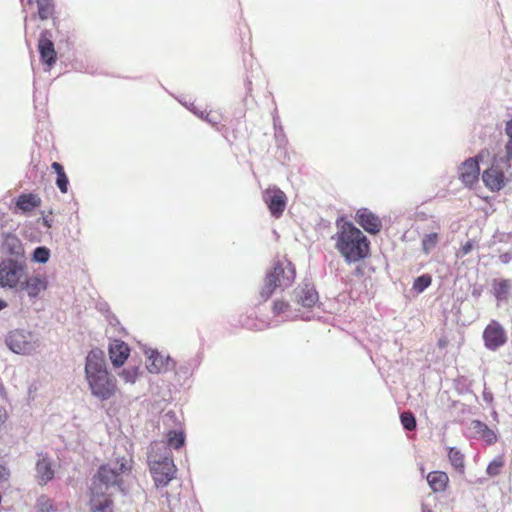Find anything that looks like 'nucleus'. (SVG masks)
Returning a JSON list of instances; mask_svg holds the SVG:
<instances>
[{
	"mask_svg": "<svg viewBox=\"0 0 512 512\" xmlns=\"http://www.w3.org/2000/svg\"><path fill=\"white\" fill-rule=\"evenodd\" d=\"M130 354V349L126 343L120 340H113L109 345V356L115 367L122 366Z\"/></svg>",
	"mask_w": 512,
	"mask_h": 512,
	"instance_id": "obj_16",
	"label": "nucleus"
},
{
	"mask_svg": "<svg viewBox=\"0 0 512 512\" xmlns=\"http://www.w3.org/2000/svg\"><path fill=\"white\" fill-rule=\"evenodd\" d=\"M38 6V15L40 19H48L52 14V5L50 0H35Z\"/></svg>",
	"mask_w": 512,
	"mask_h": 512,
	"instance_id": "obj_26",
	"label": "nucleus"
},
{
	"mask_svg": "<svg viewBox=\"0 0 512 512\" xmlns=\"http://www.w3.org/2000/svg\"><path fill=\"white\" fill-rule=\"evenodd\" d=\"M401 423L407 430H413L416 427L415 417L410 413H403L401 415Z\"/></svg>",
	"mask_w": 512,
	"mask_h": 512,
	"instance_id": "obj_32",
	"label": "nucleus"
},
{
	"mask_svg": "<svg viewBox=\"0 0 512 512\" xmlns=\"http://www.w3.org/2000/svg\"><path fill=\"white\" fill-rule=\"evenodd\" d=\"M37 508L40 512H53L55 510L53 501L46 496H40L38 498Z\"/></svg>",
	"mask_w": 512,
	"mask_h": 512,
	"instance_id": "obj_30",
	"label": "nucleus"
},
{
	"mask_svg": "<svg viewBox=\"0 0 512 512\" xmlns=\"http://www.w3.org/2000/svg\"><path fill=\"white\" fill-rule=\"evenodd\" d=\"M4 249L15 259H24V248L21 241L15 236H8L4 242Z\"/></svg>",
	"mask_w": 512,
	"mask_h": 512,
	"instance_id": "obj_21",
	"label": "nucleus"
},
{
	"mask_svg": "<svg viewBox=\"0 0 512 512\" xmlns=\"http://www.w3.org/2000/svg\"><path fill=\"white\" fill-rule=\"evenodd\" d=\"M484 157V152H480L475 157H470L466 159L461 165L458 167V176L462 183L471 187L475 183H477L480 175L479 161Z\"/></svg>",
	"mask_w": 512,
	"mask_h": 512,
	"instance_id": "obj_8",
	"label": "nucleus"
},
{
	"mask_svg": "<svg viewBox=\"0 0 512 512\" xmlns=\"http://www.w3.org/2000/svg\"><path fill=\"white\" fill-rule=\"evenodd\" d=\"M130 468V459L124 456L112 459L100 467L91 486L92 512H112L109 498L125 491L124 477Z\"/></svg>",
	"mask_w": 512,
	"mask_h": 512,
	"instance_id": "obj_1",
	"label": "nucleus"
},
{
	"mask_svg": "<svg viewBox=\"0 0 512 512\" xmlns=\"http://www.w3.org/2000/svg\"><path fill=\"white\" fill-rule=\"evenodd\" d=\"M42 223L44 226H46L47 228H50L51 227V219H49L48 217H43L42 218Z\"/></svg>",
	"mask_w": 512,
	"mask_h": 512,
	"instance_id": "obj_41",
	"label": "nucleus"
},
{
	"mask_svg": "<svg viewBox=\"0 0 512 512\" xmlns=\"http://www.w3.org/2000/svg\"><path fill=\"white\" fill-rule=\"evenodd\" d=\"M333 239L335 248L348 264L357 263L369 255V240L350 222H337V232Z\"/></svg>",
	"mask_w": 512,
	"mask_h": 512,
	"instance_id": "obj_3",
	"label": "nucleus"
},
{
	"mask_svg": "<svg viewBox=\"0 0 512 512\" xmlns=\"http://www.w3.org/2000/svg\"><path fill=\"white\" fill-rule=\"evenodd\" d=\"M471 249V246L470 245H465L463 248H462V252H463V255H466L469 253Z\"/></svg>",
	"mask_w": 512,
	"mask_h": 512,
	"instance_id": "obj_42",
	"label": "nucleus"
},
{
	"mask_svg": "<svg viewBox=\"0 0 512 512\" xmlns=\"http://www.w3.org/2000/svg\"><path fill=\"white\" fill-rule=\"evenodd\" d=\"M472 430L481 436L487 443H494L497 439L496 434L493 430H491L486 424L480 421L472 422Z\"/></svg>",
	"mask_w": 512,
	"mask_h": 512,
	"instance_id": "obj_22",
	"label": "nucleus"
},
{
	"mask_svg": "<svg viewBox=\"0 0 512 512\" xmlns=\"http://www.w3.org/2000/svg\"><path fill=\"white\" fill-rule=\"evenodd\" d=\"M484 185L491 191H499L505 186V175L498 161L482 173Z\"/></svg>",
	"mask_w": 512,
	"mask_h": 512,
	"instance_id": "obj_12",
	"label": "nucleus"
},
{
	"mask_svg": "<svg viewBox=\"0 0 512 512\" xmlns=\"http://www.w3.org/2000/svg\"><path fill=\"white\" fill-rule=\"evenodd\" d=\"M437 241L438 235L436 233L426 235L422 240L424 252L429 253L436 246Z\"/></svg>",
	"mask_w": 512,
	"mask_h": 512,
	"instance_id": "obj_31",
	"label": "nucleus"
},
{
	"mask_svg": "<svg viewBox=\"0 0 512 512\" xmlns=\"http://www.w3.org/2000/svg\"><path fill=\"white\" fill-rule=\"evenodd\" d=\"M119 377L128 384H134L138 378V368L128 367L119 373Z\"/></svg>",
	"mask_w": 512,
	"mask_h": 512,
	"instance_id": "obj_28",
	"label": "nucleus"
},
{
	"mask_svg": "<svg viewBox=\"0 0 512 512\" xmlns=\"http://www.w3.org/2000/svg\"><path fill=\"white\" fill-rule=\"evenodd\" d=\"M448 457H449V460H450L451 464L456 469H458L460 471H463V468H464V457L460 453V451H458L455 448H451L449 453H448Z\"/></svg>",
	"mask_w": 512,
	"mask_h": 512,
	"instance_id": "obj_27",
	"label": "nucleus"
},
{
	"mask_svg": "<svg viewBox=\"0 0 512 512\" xmlns=\"http://www.w3.org/2000/svg\"><path fill=\"white\" fill-rule=\"evenodd\" d=\"M8 413L5 407L0 406V427L6 422Z\"/></svg>",
	"mask_w": 512,
	"mask_h": 512,
	"instance_id": "obj_37",
	"label": "nucleus"
},
{
	"mask_svg": "<svg viewBox=\"0 0 512 512\" xmlns=\"http://www.w3.org/2000/svg\"><path fill=\"white\" fill-rule=\"evenodd\" d=\"M41 199L35 194H22L16 200V209L26 214L40 206Z\"/></svg>",
	"mask_w": 512,
	"mask_h": 512,
	"instance_id": "obj_19",
	"label": "nucleus"
},
{
	"mask_svg": "<svg viewBox=\"0 0 512 512\" xmlns=\"http://www.w3.org/2000/svg\"><path fill=\"white\" fill-rule=\"evenodd\" d=\"M505 134L508 140H512V119L507 121L505 124Z\"/></svg>",
	"mask_w": 512,
	"mask_h": 512,
	"instance_id": "obj_39",
	"label": "nucleus"
},
{
	"mask_svg": "<svg viewBox=\"0 0 512 512\" xmlns=\"http://www.w3.org/2000/svg\"><path fill=\"white\" fill-rule=\"evenodd\" d=\"M48 277L44 274L27 275L24 281V289L29 298H38L48 288Z\"/></svg>",
	"mask_w": 512,
	"mask_h": 512,
	"instance_id": "obj_13",
	"label": "nucleus"
},
{
	"mask_svg": "<svg viewBox=\"0 0 512 512\" xmlns=\"http://www.w3.org/2000/svg\"><path fill=\"white\" fill-rule=\"evenodd\" d=\"M503 466V460L502 458L498 457L495 458L493 461L490 462V464L487 467V473L490 476H495L499 473L500 468Z\"/></svg>",
	"mask_w": 512,
	"mask_h": 512,
	"instance_id": "obj_33",
	"label": "nucleus"
},
{
	"mask_svg": "<svg viewBox=\"0 0 512 512\" xmlns=\"http://www.w3.org/2000/svg\"><path fill=\"white\" fill-rule=\"evenodd\" d=\"M449 481L445 472L434 471L427 475V482L434 492L444 491Z\"/></svg>",
	"mask_w": 512,
	"mask_h": 512,
	"instance_id": "obj_20",
	"label": "nucleus"
},
{
	"mask_svg": "<svg viewBox=\"0 0 512 512\" xmlns=\"http://www.w3.org/2000/svg\"><path fill=\"white\" fill-rule=\"evenodd\" d=\"M357 223L371 234L378 233L381 228V220L367 208H361L356 213Z\"/></svg>",
	"mask_w": 512,
	"mask_h": 512,
	"instance_id": "obj_15",
	"label": "nucleus"
},
{
	"mask_svg": "<svg viewBox=\"0 0 512 512\" xmlns=\"http://www.w3.org/2000/svg\"><path fill=\"white\" fill-rule=\"evenodd\" d=\"M185 441L184 434L180 431H170L167 435L168 445L178 449L180 448Z\"/></svg>",
	"mask_w": 512,
	"mask_h": 512,
	"instance_id": "obj_25",
	"label": "nucleus"
},
{
	"mask_svg": "<svg viewBox=\"0 0 512 512\" xmlns=\"http://www.w3.org/2000/svg\"><path fill=\"white\" fill-rule=\"evenodd\" d=\"M51 168L54 170V172L58 175L59 173H64L63 166L58 162H53L51 164Z\"/></svg>",
	"mask_w": 512,
	"mask_h": 512,
	"instance_id": "obj_40",
	"label": "nucleus"
},
{
	"mask_svg": "<svg viewBox=\"0 0 512 512\" xmlns=\"http://www.w3.org/2000/svg\"><path fill=\"white\" fill-rule=\"evenodd\" d=\"M5 342L13 353L19 355H32L40 346L38 336L25 329L10 331Z\"/></svg>",
	"mask_w": 512,
	"mask_h": 512,
	"instance_id": "obj_7",
	"label": "nucleus"
},
{
	"mask_svg": "<svg viewBox=\"0 0 512 512\" xmlns=\"http://www.w3.org/2000/svg\"><path fill=\"white\" fill-rule=\"evenodd\" d=\"M512 284L509 280H494L493 293L497 300H506L511 290Z\"/></svg>",
	"mask_w": 512,
	"mask_h": 512,
	"instance_id": "obj_23",
	"label": "nucleus"
},
{
	"mask_svg": "<svg viewBox=\"0 0 512 512\" xmlns=\"http://www.w3.org/2000/svg\"><path fill=\"white\" fill-rule=\"evenodd\" d=\"M506 157L508 161H512V140H508L505 145Z\"/></svg>",
	"mask_w": 512,
	"mask_h": 512,
	"instance_id": "obj_36",
	"label": "nucleus"
},
{
	"mask_svg": "<svg viewBox=\"0 0 512 512\" xmlns=\"http://www.w3.org/2000/svg\"><path fill=\"white\" fill-rule=\"evenodd\" d=\"M264 200L272 215L279 217L286 206V196L283 191L279 189L267 190L264 193Z\"/></svg>",
	"mask_w": 512,
	"mask_h": 512,
	"instance_id": "obj_14",
	"label": "nucleus"
},
{
	"mask_svg": "<svg viewBox=\"0 0 512 512\" xmlns=\"http://www.w3.org/2000/svg\"><path fill=\"white\" fill-rule=\"evenodd\" d=\"M7 307V303L5 300L0 298V311Z\"/></svg>",
	"mask_w": 512,
	"mask_h": 512,
	"instance_id": "obj_43",
	"label": "nucleus"
},
{
	"mask_svg": "<svg viewBox=\"0 0 512 512\" xmlns=\"http://www.w3.org/2000/svg\"><path fill=\"white\" fill-rule=\"evenodd\" d=\"M85 379L91 394L99 400L112 398L117 390V380L107 370L104 354L101 350H91L85 363Z\"/></svg>",
	"mask_w": 512,
	"mask_h": 512,
	"instance_id": "obj_2",
	"label": "nucleus"
},
{
	"mask_svg": "<svg viewBox=\"0 0 512 512\" xmlns=\"http://www.w3.org/2000/svg\"><path fill=\"white\" fill-rule=\"evenodd\" d=\"M295 278L294 267L289 262L277 263L273 270L266 276L264 285L261 289V297L267 300L277 289L289 287Z\"/></svg>",
	"mask_w": 512,
	"mask_h": 512,
	"instance_id": "obj_6",
	"label": "nucleus"
},
{
	"mask_svg": "<svg viewBox=\"0 0 512 512\" xmlns=\"http://www.w3.org/2000/svg\"><path fill=\"white\" fill-rule=\"evenodd\" d=\"M38 48L42 61L51 67L56 60V52L54 50L53 42L42 36L39 39Z\"/></svg>",
	"mask_w": 512,
	"mask_h": 512,
	"instance_id": "obj_18",
	"label": "nucleus"
},
{
	"mask_svg": "<svg viewBox=\"0 0 512 512\" xmlns=\"http://www.w3.org/2000/svg\"><path fill=\"white\" fill-rule=\"evenodd\" d=\"M422 512H433L432 509L428 508L426 505H422Z\"/></svg>",
	"mask_w": 512,
	"mask_h": 512,
	"instance_id": "obj_44",
	"label": "nucleus"
},
{
	"mask_svg": "<svg viewBox=\"0 0 512 512\" xmlns=\"http://www.w3.org/2000/svg\"><path fill=\"white\" fill-rule=\"evenodd\" d=\"M55 476L53 461L46 455H39L35 463L34 478L40 486L47 485Z\"/></svg>",
	"mask_w": 512,
	"mask_h": 512,
	"instance_id": "obj_11",
	"label": "nucleus"
},
{
	"mask_svg": "<svg viewBox=\"0 0 512 512\" xmlns=\"http://www.w3.org/2000/svg\"><path fill=\"white\" fill-rule=\"evenodd\" d=\"M25 259H5L0 263V287L23 290L27 278Z\"/></svg>",
	"mask_w": 512,
	"mask_h": 512,
	"instance_id": "obj_5",
	"label": "nucleus"
},
{
	"mask_svg": "<svg viewBox=\"0 0 512 512\" xmlns=\"http://www.w3.org/2000/svg\"><path fill=\"white\" fill-rule=\"evenodd\" d=\"M286 306H287V304H286L284 301H280V300H278V301H276V302L274 303V311H275L276 313L283 312V311H284V309L286 308Z\"/></svg>",
	"mask_w": 512,
	"mask_h": 512,
	"instance_id": "obj_35",
	"label": "nucleus"
},
{
	"mask_svg": "<svg viewBox=\"0 0 512 512\" xmlns=\"http://www.w3.org/2000/svg\"><path fill=\"white\" fill-rule=\"evenodd\" d=\"M27 1H28V3H32L33 2V0H27Z\"/></svg>",
	"mask_w": 512,
	"mask_h": 512,
	"instance_id": "obj_45",
	"label": "nucleus"
},
{
	"mask_svg": "<svg viewBox=\"0 0 512 512\" xmlns=\"http://www.w3.org/2000/svg\"><path fill=\"white\" fill-rule=\"evenodd\" d=\"M148 459L155 484L166 486L176 473V466L169 448L163 443H154L151 446Z\"/></svg>",
	"mask_w": 512,
	"mask_h": 512,
	"instance_id": "obj_4",
	"label": "nucleus"
},
{
	"mask_svg": "<svg viewBox=\"0 0 512 512\" xmlns=\"http://www.w3.org/2000/svg\"><path fill=\"white\" fill-rule=\"evenodd\" d=\"M220 116L211 112L206 114V120L212 124H216L219 121Z\"/></svg>",
	"mask_w": 512,
	"mask_h": 512,
	"instance_id": "obj_38",
	"label": "nucleus"
},
{
	"mask_svg": "<svg viewBox=\"0 0 512 512\" xmlns=\"http://www.w3.org/2000/svg\"><path fill=\"white\" fill-rule=\"evenodd\" d=\"M295 297L297 302L304 307H312L318 301L317 292L308 284L298 287L295 291Z\"/></svg>",
	"mask_w": 512,
	"mask_h": 512,
	"instance_id": "obj_17",
	"label": "nucleus"
},
{
	"mask_svg": "<svg viewBox=\"0 0 512 512\" xmlns=\"http://www.w3.org/2000/svg\"><path fill=\"white\" fill-rule=\"evenodd\" d=\"M56 185L62 193H66L68 189V178L64 173H59L56 179Z\"/></svg>",
	"mask_w": 512,
	"mask_h": 512,
	"instance_id": "obj_34",
	"label": "nucleus"
},
{
	"mask_svg": "<svg viewBox=\"0 0 512 512\" xmlns=\"http://www.w3.org/2000/svg\"><path fill=\"white\" fill-rule=\"evenodd\" d=\"M483 341L488 350L495 351L506 343V331L498 322L491 321L483 331Z\"/></svg>",
	"mask_w": 512,
	"mask_h": 512,
	"instance_id": "obj_9",
	"label": "nucleus"
},
{
	"mask_svg": "<svg viewBox=\"0 0 512 512\" xmlns=\"http://www.w3.org/2000/svg\"><path fill=\"white\" fill-rule=\"evenodd\" d=\"M431 276L429 275H422L415 279L413 283V289L417 293H422L426 288H428L431 284Z\"/></svg>",
	"mask_w": 512,
	"mask_h": 512,
	"instance_id": "obj_29",
	"label": "nucleus"
},
{
	"mask_svg": "<svg viewBox=\"0 0 512 512\" xmlns=\"http://www.w3.org/2000/svg\"><path fill=\"white\" fill-rule=\"evenodd\" d=\"M50 250L45 246H40L34 249L32 260L36 263L45 264L49 261Z\"/></svg>",
	"mask_w": 512,
	"mask_h": 512,
	"instance_id": "obj_24",
	"label": "nucleus"
},
{
	"mask_svg": "<svg viewBox=\"0 0 512 512\" xmlns=\"http://www.w3.org/2000/svg\"><path fill=\"white\" fill-rule=\"evenodd\" d=\"M142 350L147 358V369L150 373L159 374L168 369L171 362V359L168 355H164L157 350L147 346H143Z\"/></svg>",
	"mask_w": 512,
	"mask_h": 512,
	"instance_id": "obj_10",
	"label": "nucleus"
}]
</instances>
